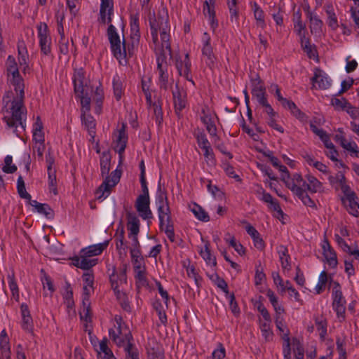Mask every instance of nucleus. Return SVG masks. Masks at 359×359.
Listing matches in <instances>:
<instances>
[{
	"instance_id": "nucleus-1",
	"label": "nucleus",
	"mask_w": 359,
	"mask_h": 359,
	"mask_svg": "<svg viewBox=\"0 0 359 359\" xmlns=\"http://www.w3.org/2000/svg\"><path fill=\"white\" fill-rule=\"evenodd\" d=\"M7 72L10 78L11 83L14 87V90L16 93V97H13V93L12 91H7L3 96V109H6L7 113L10 115H6L4 117V121L6 123L8 128L13 129V132L18 133V128L19 126L24 130L25 128V120L23 117L25 116L24 106L25 98V85L24 81L20 75L17 63L15 58L9 55L6 62Z\"/></svg>"
},
{
	"instance_id": "nucleus-2",
	"label": "nucleus",
	"mask_w": 359,
	"mask_h": 359,
	"mask_svg": "<svg viewBox=\"0 0 359 359\" xmlns=\"http://www.w3.org/2000/svg\"><path fill=\"white\" fill-rule=\"evenodd\" d=\"M149 25L156 54H161L165 49L170 54V27L167 9L163 8L158 11L157 15L154 14L150 17Z\"/></svg>"
},
{
	"instance_id": "nucleus-3",
	"label": "nucleus",
	"mask_w": 359,
	"mask_h": 359,
	"mask_svg": "<svg viewBox=\"0 0 359 359\" xmlns=\"http://www.w3.org/2000/svg\"><path fill=\"white\" fill-rule=\"evenodd\" d=\"M111 164V155L109 151H103L100 156V171L102 177L105 176L104 180L96 190L97 199L104 200L107 198L111 192L112 189L119 182L121 170L116 169L109 175Z\"/></svg>"
},
{
	"instance_id": "nucleus-4",
	"label": "nucleus",
	"mask_w": 359,
	"mask_h": 359,
	"mask_svg": "<svg viewBox=\"0 0 359 359\" xmlns=\"http://www.w3.org/2000/svg\"><path fill=\"white\" fill-rule=\"evenodd\" d=\"M283 181L285 182L286 187L290 189L305 205L311 208L316 207L315 202L308 194L306 177H303L299 173H294L291 177V179L286 180L285 177H283Z\"/></svg>"
},
{
	"instance_id": "nucleus-5",
	"label": "nucleus",
	"mask_w": 359,
	"mask_h": 359,
	"mask_svg": "<svg viewBox=\"0 0 359 359\" xmlns=\"http://www.w3.org/2000/svg\"><path fill=\"white\" fill-rule=\"evenodd\" d=\"M107 36L110 43V48L113 55L121 62L125 60L127 55L133 54V48L130 46H126L125 39L121 41L116 27L113 25H109L107 30Z\"/></svg>"
},
{
	"instance_id": "nucleus-6",
	"label": "nucleus",
	"mask_w": 359,
	"mask_h": 359,
	"mask_svg": "<svg viewBox=\"0 0 359 359\" xmlns=\"http://www.w3.org/2000/svg\"><path fill=\"white\" fill-rule=\"evenodd\" d=\"M114 328L109 329V334L112 341L118 346L122 347L130 341H133V337L128 326L121 316L114 317Z\"/></svg>"
},
{
	"instance_id": "nucleus-7",
	"label": "nucleus",
	"mask_w": 359,
	"mask_h": 359,
	"mask_svg": "<svg viewBox=\"0 0 359 359\" xmlns=\"http://www.w3.org/2000/svg\"><path fill=\"white\" fill-rule=\"evenodd\" d=\"M332 285V306L333 310L336 312L337 317L340 320H344L346 316V301L343 295L341 286L338 282H331Z\"/></svg>"
},
{
	"instance_id": "nucleus-8",
	"label": "nucleus",
	"mask_w": 359,
	"mask_h": 359,
	"mask_svg": "<svg viewBox=\"0 0 359 359\" xmlns=\"http://www.w3.org/2000/svg\"><path fill=\"white\" fill-rule=\"evenodd\" d=\"M126 126L123 123L121 128L116 133H114V139L113 140L114 149L118 154L119 163H121L124 158V151L127 146L128 135L126 133Z\"/></svg>"
},
{
	"instance_id": "nucleus-9",
	"label": "nucleus",
	"mask_w": 359,
	"mask_h": 359,
	"mask_svg": "<svg viewBox=\"0 0 359 359\" xmlns=\"http://www.w3.org/2000/svg\"><path fill=\"white\" fill-rule=\"evenodd\" d=\"M157 55V71L158 72V82L161 89L167 90L168 89V65L165 61V53L156 54Z\"/></svg>"
},
{
	"instance_id": "nucleus-10",
	"label": "nucleus",
	"mask_w": 359,
	"mask_h": 359,
	"mask_svg": "<svg viewBox=\"0 0 359 359\" xmlns=\"http://www.w3.org/2000/svg\"><path fill=\"white\" fill-rule=\"evenodd\" d=\"M37 30L41 51L43 54L47 55L51 52V39L48 35V28L46 23L40 22L37 25Z\"/></svg>"
},
{
	"instance_id": "nucleus-11",
	"label": "nucleus",
	"mask_w": 359,
	"mask_h": 359,
	"mask_svg": "<svg viewBox=\"0 0 359 359\" xmlns=\"http://www.w3.org/2000/svg\"><path fill=\"white\" fill-rule=\"evenodd\" d=\"M175 67L181 76L191 82L194 86L195 85L191 74V63L188 53L184 55V58L180 56L175 57Z\"/></svg>"
},
{
	"instance_id": "nucleus-12",
	"label": "nucleus",
	"mask_w": 359,
	"mask_h": 359,
	"mask_svg": "<svg viewBox=\"0 0 359 359\" xmlns=\"http://www.w3.org/2000/svg\"><path fill=\"white\" fill-rule=\"evenodd\" d=\"M149 205V197H147V196H144L140 195L137 196L135 201V207L137 211L138 212L140 216L143 219H149L152 218L153 217L152 212L150 210Z\"/></svg>"
},
{
	"instance_id": "nucleus-13",
	"label": "nucleus",
	"mask_w": 359,
	"mask_h": 359,
	"mask_svg": "<svg viewBox=\"0 0 359 359\" xmlns=\"http://www.w3.org/2000/svg\"><path fill=\"white\" fill-rule=\"evenodd\" d=\"M175 109L177 114L181 112L187 106V93L180 89L177 83L175 85V90L172 91Z\"/></svg>"
},
{
	"instance_id": "nucleus-14",
	"label": "nucleus",
	"mask_w": 359,
	"mask_h": 359,
	"mask_svg": "<svg viewBox=\"0 0 359 359\" xmlns=\"http://www.w3.org/2000/svg\"><path fill=\"white\" fill-rule=\"evenodd\" d=\"M130 38L132 40V46H137L140 41V17L139 13H132L130 18Z\"/></svg>"
},
{
	"instance_id": "nucleus-15",
	"label": "nucleus",
	"mask_w": 359,
	"mask_h": 359,
	"mask_svg": "<svg viewBox=\"0 0 359 359\" xmlns=\"http://www.w3.org/2000/svg\"><path fill=\"white\" fill-rule=\"evenodd\" d=\"M73 264L81 269L88 270L97 264V259H92L87 255H83L80 252L79 256H76L72 259Z\"/></svg>"
},
{
	"instance_id": "nucleus-16",
	"label": "nucleus",
	"mask_w": 359,
	"mask_h": 359,
	"mask_svg": "<svg viewBox=\"0 0 359 359\" xmlns=\"http://www.w3.org/2000/svg\"><path fill=\"white\" fill-rule=\"evenodd\" d=\"M73 83L74 86V93H81L86 91L87 85L85 77V72L82 68L75 71L73 76Z\"/></svg>"
},
{
	"instance_id": "nucleus-17",
	"label": "nucleus",
	"mask_w": 359,
	"mask_h": 359,
	"mask_svg": "<svg viewBox=\"0 0 359 359\" xmlns=\"http://www.w3.org/2000/svg\"><path fill=\"white\" fill-rule=\"evenodd\" d=\"M215 0H205L203 3V13L205 16L208 17L210 27L213 31L218 26L215 11Z\"/></svg>"
},
{
	"instance_id": "nucleus-18",
	"label": "nucleus",
	"mask_w": 359,
	"mask_h": 359,
	"mask_svg": "<svg viewBox=\"0 0 359 359\" xmlns=\"http://www.w3.org/2000/svg\"><path fill=\"white\" fill-rule=\"evenodd\" d=\"M322 248L323 250V255L329 266L332 268H335L338 264L337 254L331 247L327 239L325 238L323 241Z\"/></svg>"
},
{
	"instance_id": "nucleus-19",
	"label": "nucleus",
	"mask_w": 359,
	"mask_h": 359,
	"mask_svg": "<svg viewBox=\"0 0 359 359\" xmlns=\"http://www.w3.org/2000/svg\"><path fill=\"white\" fill-rule=\"evenodd\" d=\"M313 85L314 87H318L321 89H327L331 85V80L329 77L321 70L316 69L314 73V76L312 78Z\"/></svg>"
},
{
	"instance_id": "nucleus-20",
	"label": "nucleus",
	"mask_w": 359,
	"mask_h": 359,
	"mask_svg": "<svg viewBox=\"0 0 359 359\" xmlns=\"http://www.w3.org/2000/svg\"><path fill=\"white\" fill-rule=\"evenodd\" d=\"M128 219L127 228L129 231L128 236L131 237L132 234L138 235L140 232V222L135 213L128 212L126 213Z\"/></svg>"
},
{
	"instance_id": "nucleus-21",
	"label": "nucleus",
	"mask_w": 359,
	"mask_h": 359,
	"mask_svg": "<svg viewBox=\"0 0 359 359\" xmlns=\"http://www.w3.org/2000/svg\"><path fill=\"white\" fill-rule=\"evenodd\" d=\"M306 177L307 191L310 194L323 193L324 187L323 183L320 182L315 176L307 174Z\"/></svg>"
},
{
	"instance_id": "nucleus-22",
	"label": "nucleus",
	"mask_w": 359,
	"mask_h": 359,
	"mask_svg": "<svg viewBox=\"0 0 359 359\" xmlns=\"http://www.w3.org/2000/svg\"><path fill=\"white\" fill-rule=\"evenodd\" d=\"M243 223L247 224L245 230L247 233L251 236L253 240L255 248L258 250H263L264 248V242L260 237L259 233L257 229L247 222L244 221Z\"/></svg>"
},
{
	"instance_id": "nucleus-23",
	"label": "nucleus",
	"mask_w": 359,
	"mask_h": 359,
	"mask_svg": "<svg viewBox=\"0 0 359 359\" xmlns=\"http://www.w3.org/2000/svg\"><path fill=\"white\" fill-rule=\"evenodd\" d=\"M81 121L86 128L88 130V134L91 137L92 140H94L96 126L95 118L88 113H82Z\"/></svg>"
},
{
	"instance_id": "nucleus-24",
	"label": "nucleus",
	"mask_w": 359,
	"mask_h": 359,
	"mask_svg": "<svg viewBox=\"0 0 359 359\" xmlns=\"http://www.w3.org/2000/svg\"><path fill=\"white\" fill-rule=\"evenodd\" d=\"M80 318L86 322L91 320L90 295L82 294V306L79 311Z\"/></svg>"
},
{
	"instance_id": "nucleus-25",
	"label": "nucleus",
	"mask_w": 359,
	"mask_h": 359,
	"mask_svg": "<svg viewBox=\"0 0 359 359\" xmlns=\"http://www.w3.org/2000/svg\"><path fill=\"white\" fill-rule=\"evenodd\" d=\"M202 55L206 65L210 68H213L217 63V58L213 53L212 45L203 46Z\"/></svg>"
},
{
	"instance_id": "nucleus-26",
	"label": "nucleus",
	"mask_w": 359,
	"mask_h": 359,
	"mask_svg": "<svg viewBox=\"0 0 359 359\" xmlns=\"http://www.w3.org/2000/svg\"><path fill=\"white\" fill-rule=\"evenodd\" d=\"M29 204L34 207L37 212L45 215L47 218L53 217L54 212L51 208L46 203H40L36 200H31Z\"/></svg>"
},
{
	"instance_id": "nucleus-27",
	"label": "nucleus",
	"mask_w": 359,
	"mask_h": 359,
	"mask_svg": "<svg viewBox=\"0 0 359 359\" xmlns=\"http://www.w3.org/2000/svg\"><path fill=\"white\" fill-rule=\"evenodd\" d=\"M109 241H105L102 243L90 245L86 248H83L82 251L83 255H87L88 257H94L100 255L103 250L108 246Z\"/></svg>"
},
{
	"instance_id": "nucleus-28",
	"label": "nucleus",
	"mask_w": 359,
	"mask_h": 359,
	"mask_svg": "<svg viewBox=\"0 0 359 359\" xmlns=\"http://www.w3.org/2000/svg\"><path fill=\"white\" fill-rule=\"evenodd\" d=\"M157 210L159 219V228L160 229H163L165 222H169L172 219L169 205H159V207H157Z\"/></svg>"
},
{
	"instance_id": "nucleus-29",
	"label": "nucleus",
	"mask_w": 359,
	"mask_h": 359,
	"mask_svg": "<svg viewBox=\"0 0 359 359\" xmlns=\"http://www.w3.org/2000/svg\"><path fill=\"white\" fill-rule=\"evenodd\" d=\"M292 22L294 23V31L297 35H302V34L306 32V25L302 20V12L300 9L294 12Z\"/></svg>"
},
{
	"instance_id": "nucleus-30",
	"label": "nucleus",
	"mask_w": 359,
	"mask_h": 359,
	"mask_svg": "<svg viewBox=\"0 0 359 359\" xmlns=\"http://www.w3.org/2000/svg\"><path fill=\"white\" fill-rule=\"evenodd\" d=\"M325 11L327 15V23L332 30H337L339 27L338 20L332 4L325 6Z\"/></svg>"
},
{
	"instance_id": "nucleus-31",
	"label": "nucleus",
	"mask_w": 359,
	"mask_h": 359,
	"mask_svg": "<svg viewBox=\"0 0 359 359\" xmlns=\"http://www.w3.org/2000/svg\"><path fill=\"white\" fill-rule=\"evenodd\" d=\"M278 253L282 269L283 270L290 271V256L288 254L287 248L284 245H280L278 248Z\"/></svg>"
},
{
	"instance_id": "nucleus-32",
	"label": "nucleus",
	"mask_w": 359,
	"mask_h": 359,
	"mask_svg": "<svg viewBox=\"0 0 359 359\" xmlns=\"http://www.w3.org/2000/svg\"><path fill=\"white\" fill-rule=\"evenodd\" d=\"M252 9L257 26L263 29H265L266 24L264 19V13L262 8L256 2H254L252 5Z\"/></svg>"
},
{
	"instance_id": "nucleus-33",
	"label": "nucleus",
	"mask_w": 359,
	"mask_h": 359,
	"mask_svg": "<svg viewBox=\"0 0 359 359\" xmlns=\"http://www.w3.org/2000/svg\"><path fill=\"white\" fill-rule=\"evenodd\" d=\"M309 20L310 22V30L311 33H320L323 26V22L315 14L309 13Z\"/></svg>"
},
{
	"instance_id": "nucleus-34",
	"label": "nucleus",
	"mask_w": 359,
	"mask_h": 359,
	"mask_svg": "<svg viewBox=\"0 0 359 359\" xmlns=\"http://www.w3.org/2000/svg\"><path fill=\"white\" fill-rule=\"evenodd\" d=\"M315 324L319 332L320 338L324 340L327 335V322L323 316H314Z\"/></svg>"
},
{
	"instance_id": "nucleus-35",
	"label": "nucleus",
	"mask_w": 359,
	"mask_h": 359,
	"mask_svg": "<svg viewBox=\"0 0 359 359\" xmlns=\"http://www.w3.org/2000/svg\"><path fill=\"white\" fill-rule=\"evenodd\" d=\"M210 244L206 243L205 244L204 248L201 249L199 252L200 255L203 257V259L205 261L207 264L211 266H215L217 264L216 258L213 256L210 250Z\"/></svg>"
},
{
	"instance_id": "nucleus-36",
	"label": "nucleus",
	"mask_w": 359,
	"mask_h": 359,
	"mask_svg": "<svg viewBox=\"0 0 359 359\" xmlns=\"http://www.w3.org/2000/svg\"><path fill=\"white\" fill-rule=\"evenodd\" d=\"M111 286L113 290L119 288L120 285L126 283V274L121 271L119 274L113 273L110 276Z\"/></svg>"
},
{
	"instance_id": "nucleus-37",
	"label": "nucleus",
	"mask_w": 359,
	"mask_h": 359,
	"mask_svg": "<svg viewBox=\"0 0 359 359\" xmlns=\"http://www.w3.org/2000/svg\"><path fill=\"white\" fill-rule=\"evenodd\" d=\"M202 122L205 125L206 130L209 133L210 135L219 140V137L217 135V128L211 117L208 115H205L201 117Z\"/></svg>"
},
{
	"instance_id": "nucleus-38",
	"label": "nucleus",
	"mask_w": 359,
	"mask_h": 359,
	"mask_svg": "<svg viewBox=\"0 0 359 359\" xmlns=\"http://www.w3.org/2000/svg\"><path fill=\"white\" fill-rule=\"evenodd\" d=\"M123 347L126 352V359H140L139 351L133 344V341L127 343Z\"/></svg>"
},
{
	"instance_id": "nucleus-39",
	"label": "nucleus",
	"mask_w": 359,
	"mask_h": 359,
	"mask_svg": "<svg viewBox=\"0 0 359 359\" xmlns=\"http://www.w3.org/2000/svg\"><path fill=\"white\" fill-rule=\"evenodd\" d=\"M328 181L332 187L338 190L341 184L346 181V179L342 172H338L334 176L330 175L328 177Z\"/></svg>"
},
{
	"instance_id": "nucleus-40",
	"label": "nucleus",
	"mask_w": 359,
	"mask_h": 359,
	"mask_svg": "<svg viewBox=\"0 0 359 359\" xmlns=\"http://www.w3.org/2000/svg\"><path fill=\"white\" fill-rule=\"evenodd\" d=\"M224 240L229 243L240 255H245V250L243 245L237 242L235 237L229 233L226 234Z\"/></svg>"
},
{
	"instance_id": "nucleus-41",
	"label": "nucleus",
	"mask_w": 359,
	"mask_h": 359,
	"mask_svg": "<svg viewBox=\"0 0 359 359\" xmlns=\"http://www.w3.org/2000/svg\"><path fill=\"white\" fill-rule=\"evenodd\" d=\"M100 359H116L114 355L111 350L108 347L107 341L106 339L100 341Z\"/></svg>"
},
{
	"instance_id": "nucleus-42",
	"label": "nucleus",
	"mask_w": 359,
	"mask_h": 359,
	"mask_svg": "<svg viewBox=\"0 0 359 359\" xmlns=\"http://www.w3.org/2000/svg\"><path fill=\"white\" fill-rule=\"evenodd\" d=\"M130 256L134 269H142L143 265L144 259L141 255L140 250L130 249Z\"/></svg>"
},
{
	"instance_id": "nucleus-43",
	"label": "nucleus",
	"mask_w": 359,
	"mask_h": 359,
	"mask_svg": "<svg viewBox=\"0 0 359 359\" xmlns=\"http://www.w3.org/2000/svg\"><path fill=\"white\" fill-rule=\"evenodd\" d=\"M153 307L156 311L159 320L163 325H166L167 324V316L165 313V309H164L163 304L159 300H156L153 304Z\"/></svg>"
},
{
	"instance_id": "nucleus-44",
	"label": "nucleus",
	"mask_w": 359,
	"mask_h": 359,
	"mask_svg": "<svg viewBox=\"0 0 359 359\" xmlns=\"http://www.w3.org/2000/svg\"><path fill=\"white\" fill-rule=\"evenodd\" d=\"M271 322H262L259 320V328L262 332V337L266 341H269L273 339V332L271 329Z\"/></svg>"
},
{
	"instance_id": "nucleus-45",
	"label": "nucleus",
	"mask_w": 359,
	"mask_h": 359,
	"mask_svg": "<svg viewBox=\"0 0 359 359\" xmlns=\"http://www.w3.org/2000/svg\"><path fill=\"white\" fill-rule=\"evenodd\" d=\"M150 83L151 81L149 79L148 80L142 79V90L145 95L148 107H151V104H153L151 99V91L150 90Z\"/></svg>"
},
{
	"instance_id": "nucleus-46",
	"label": "nucleus",
	"mask_w": 359,
	"mask_h": 359,
	"mask_svg": "<svg viewBox=\"0 0 359 359\" xmlns=\"http://www.w3.org/2000/svg\"><path fill=\"white\" fill-rule=\"evenodd\" d=\"M75 94L81 100L82 113H88L90 110V97L88 96L86 91H83L82 94L81 93Z\"/></svg>"
},
{
	"instance_id": "nucleus-47",
	"label": "nucleus",
	"mask_w": 359,
	"mask_h": 359,
	"mask_svg": "<svg viewBox=\"0 0 359 359\" xmlns=\"http://www.w3.org/2000/svg\"><path fill=\"white\" fill-rule=\"evenodd\" d=\"M0 359H12L8 339H4L0 342Z\"/></svg>"
},
{
	"instance_id": "nucleus-48",
	"label": "nucleus",
	"mask_w": 359,
	"mask_h": 359,
	"mask_svg": "<svg viewBox=\"0 0 359 359\" xmlns=\"http://www.w3.org/2000/svg\"><path fill=\"white\" fill-rule=\"evenodd\" d=\"M125 239V231L123 226H121L118 228L116 235L115 236L116 240V245L118 250H125L126 248V243L124 242Z\"/></svg>"
},
{
	"instance_id": "nucleus-49",
	"label": "nucleus",
	"mask_w": 359,
	"mask_h": 359,
	"mask_svg": "<svg viewBox=\"0 0 359 359\" xmlns=\"http://www.w3.org/2000/svg\"><path fill=\"white\" fill-rule=\"evenodd\" d=\"M191 211L198 219L202 222H208L210 220V217L208 212H205L200 205L195 203Z\"/></svg>"
},
{
	"instance_id": "nucleus-50",
	"label": "nucleus",
	"mask_w": 359,
	"mask_h": 359,
	"mask_svg": "<svg viewBox=\"0 0 359 359\" xmlns=\"http://www.w3.org/2000/svg\"><path fill=\"white\" fill-rule=\"evenodd\" d=\"M113 89L116 99L119 100L123 94V83L118 75L113 78Z\"/></svg>"
},
{
	"instance_id": "nucleus-51",
	"label": "nucleus",
	"mask_w": 359,
	"mask_h": 359,
	"mask_svg": "<svg viewBox=\"0 0 359 359\" xmlns=\"http://www.w3.org/2000/svg\"><path fill=\"white\" fill-rule=\"evenodd\" d=\"M151 107L154 109V115L156 124L160 126L163 122V111L160 101L153 102Z\"/></svg>"
},
{
	"instance_id": "nucleus-52",
	"label": "nucleus",
	"mask_w": 359,
	"mask_h": 359,
	"mask_svg": "<svg viewBox=\"0 0 359 359\" xmlns=\"http://www.w3.org/2000/svg\"><path fill=\"white\" fill-rule=\"evenodd\" d=\"M136 272L135 279H136V285L138 287H144L147 285V280L145 276V269L144 266L142 269H135Z\"/></svg>"
},
{
	"instance_id": "nucleus-53",
	"label": "nucleus",
	"mask_w": 359,
	"mask_h": 359,
	"mask_svg": "<svg viewBox=\"0 0 359 359\" xmlns=\"http://www.w3.org/2000/svg\"><path fill=\"white\" fill-rule=\"evenodd\" d=\"M8 285L9 288L11 291L13 297L15 299L16 302L19 301V289L18 286L17 285V283L15 280V278L13 274L8 275Z\"/></svg>"
},
{
	"instance_id": "nucleus-54",
	"label": "nucleus",
	"mask_w": 359,
	"mask_h": 359,
	"mask_svg": "<svg viewBox=\"0 0 359 359\" xmlns=\"http://www.w3.org/2000/svg\"><path fill=\"white\" fill-rule=\"evenodd\" d=\"M55 172V170L48 171V188L50 192L53 193L54 195H57L58 194Z\"/></svg>"
},
{
	"instance_id": "nucleus-55",
	"label": "nucleus",
	"mask_w": 359,
	"mask_h": 359,
	"mask_svg": "<svg viewBox=\"0 0 359 359\" xmlns=\"http://www.w3.org/2000/svg\"><path fill=\"white\" fill-rule=\"evenodd\" d=\"M227 6L229 10L230 13V20L231 22L235 20L236 22H238V11L237 9V1L234 0H229L227 1Z\"/></svg>"
},
{
	"instance_id": "nucleus-56",
	"label": "nucleus",
	"mask_w": 359,
	"mask_h": 359,
	"mask_svg": "<svg viewBox=\"0 0 359 359\" xmlns=\"http://www.w3.org/2000/svg\"><path fill=\"white\" fill-rule=\"evenodd\" d=\"M350 102L344 97H333L331 100V104L334 107L336 110L344 111Z\"/></svg>"
},
{
	"instance_id": "nucleus-57",
	"label": "nucleus",
	"mask_w": 359,
	"mask_h": 359,
	"mask_svg": "<svg viewBox=\"0 0 359 359\" xmlns=\"http://www.w3.org/2000/svg\"><path fill=\"white\" fill-rule=\"evenodd\" d=\"M327 282V274L323 271L319 276L318 283L315 289L317 294H320L325 290Z\"/></svg>"
},
{
	"instance_id": "nucleus-58",
	"label": "nucleus",
	"mask_w": 359,
	"mask_h": 359,
	"mask_svg": "<svg viewBox=\"0 0 359 359\" xmlns=\"http://www.w3.org/2000/svg\"><path fill=\"white\" fill-rule=\"evenodd\" d=\"M13 158L11 156H6L4 158L5 165L2 170L6 173H14L17 170V166L12 164Z\"/></svg>"
},
{
	"instance_id": "nucleus-59",
	"label": "nucleus",
	"mask_w": 359,
	"mask_h": 359,
	"mask_svg": "<svg viewBox=\"0 0 359 359\" xmlns=\"http://www.w3.org/2000/svg\"><path fill=\"white\" fill-rule=\"evenodd\" d=\"M255 306L262 316L264 320L263 322H271V316L268 310L266 309V308L264 306L262 302H256V303L255 304Z\"/></svg>"
},
{
	"instance_id": "nucleus-60",
	"label": "nucleus",
	"mask_w": 359,
	"mask_h": 359,
	"mask_svg": "<svg viewBox=\"0 0 359 359\" xmlns=\"http://www.w3.org/2000/svg\"><path fill=\"white\" fill-rule=\"evenodd\" d=\"M187 273L189 278H191L194 280L195 283L198 287L201 285L202 279L201 276L198 274L194 266L189 265L187 267Z\"/></svg>"
},
{
	"instance_id": "nucleus-61",
	"label": "nucleus",
	"mask_w": 359,
	"mask_h": 359,
	"mask_svg": "<svg viewBox=\"0 0 359 359\" xmlns=\"http://www.w3.org/2000/svg\"><path fill=\"white\" fill-rule=\"evenodd\" d=\"M203 151L204 157L208 163H210L212 165H215L216 163L215 154L211 146H208V147L201 149Z\"/></svg>"
},
{
	"instance_id": "nucleus-62",
	"label": "nucleus",
	"mask_w": 359,
	"mask_h": 359,
	"mask_svg": "<svg viewBox=\"0 0 359 359\" xmlns=\"http://www.w3.org/2000/svg\"><path fill=\"white\" fill-rule=\"evenodd\" d=\"M113 15V13L109 14V11H107L100 10L99 18H98L99 23L101 25H105V24H108L109 25H112L111 24V20H112L111 15Z\"/></svg>"
},
{
	"instance_id": "nucleus-63",
	"label": "nucleus",
	"mask_w": 359,
	"mask_h": 359,
	"mask_svg": "<svg viewBox=\"0 0 359 359\" xmlns=\"http://www.w3.org/2000/svg\"><path fill=\"white\" fill-rule=\"evenodd\" d=\"M226 356V350L222 344L219 343L217 348L213 351L210 359H224Z\"/></svg>"
},
{
	"instance_id": "nucleus-64",
	"label": "nucleus",
	"mask_w": 359,
	"mask_h": 359,
	"mask_svg": "<svg viewBox=\"0 0 359 359\" xmlns=\"http://www.w3.org/2000/svg\"><path fill=\"white\" fill-rule=\"evenodd\" d=\"M342 147L349 151L351 156L359 158V150L358 145L355 142L348 141Z\"/></svg>"
}]
</instances>
